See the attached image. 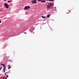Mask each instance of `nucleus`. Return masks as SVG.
I'll list each match as a JSON object with an SVG mask.
<instances>
[{
  "label": "nucleus",
  "instance_id": "423d86ee",
  "mask_svg": "<svg viewBox=\"0 0 79 79\" xmlns=\"http://www.w3.org/2000/svg\"><path fill=\"white\" fill-rule=\"evenodd\" d=\"M7 67L8 68V69H10V68H11V66H10V65H8Z\"/></svg>",
  "mask_w": 79,
  "mask_h": 79
},
{
  "label": "nucleus",
  "instance_id": "9d476101",
  "mask_svg": "<svg viewBox=\"0 0 79 79\" xmlns=\"http://www.w3.org/2000/svg\"><path fill=\"white\" fill-rule=\"evenodd\" d=\"M42 18H44V19L46 18V17H44V16H42Z\"/></svg>",
  "mask_w": 79,
  "mask_h": 79
},
{
  "label": "nucleus",
  "instance_id": "dca6fc26",
  "mask_svg": "<svg viewBox=\"0 0 79 79\" xmlns=\"http://www.w3.org/2000/svg\"><path fill=\"white\" fill-rule=\"evenodd\" d=\"M4 73H5V69H4Z\"/></svg>",
  "mask_w": 79,
  "mask_h": 79
},
{
  "label": "nucleus",
  "instance_id": "9b49d317",
  "mask_svg": "<svg viewBox=\"0 0 79 79\" xmlns=\"http://www.w3.org/2000/svg\"><path fill=\"white\" fill-rule=\"evenodd\" d=\"M42 0H38V2H42Z\"/></svg>",
  "mask_w": 79,
  "mask_h": 79
},
{
  "label": "nucleus",
  "instance_id": "f257e3e1",
  "mask_svg": "<svg viewBox=\"0 0 79 79\" xmlns=\"http://www.w3.org/2000/svg\"><path fill=\"white\" fill-rule=\"evenodd\" d=\"M53 5L54 4L53 3H49L47 6V8H48V9H52V8H53L52 6H53Z\"/></svg>",
  "mask_w": 79,
  "mask_h": 79
},
{
  "label": "nucleus",
  "instance_id": "20e7f679",
  "mask_svg": "<svg viewBox=\"0 0 79 79\" xmlns=\"http://www.w3.org/2000/svg\"><path fill=\"white\" fill-rule=\"evenodd\" d=\"M4 6L6 8H9V5H8L6 3H5L4 4Z\"/></svg>",
  "mask_w": 79,
  "mask_h": 79
},
{
  "label": "nucleus",
  "instance_id": "412c9836",
  "mask_svg": "<svg viewBox=\"0 0 79 79\" xmlns=\"http://www.w3.org/2000/svg\"><path fill=\"white\" fill-rule=\"evenodd\" d=\"M5 74V75H6V74Z\"/></svg>",
  "mask_w": 79,
  "mask_h": 79
},
{
  "label": "nucleus",
  "instance_id": "6e6552de",
  "mask_svg": "<svg viewBox=\"0 0 79 79\" xmlns=\"http://www.w3.org/2000/svg\"><path fill=\"white\" fill-rule=\"evenodd\" d=\"M46 1H50V2H53L54 0H46Z\"/></svg>",
  "mask_w": 79,
  "mask_h": 79
},
{
  "label": "nucleus",
  "instance_id": "a211bd4d",
  "mask_svg": "<svg viewBox=\"0 0 79 79\" xmlns=\"http://www.w3.org/2000/svg\"><path fill=\"white\" fill-rule=\"evenodd\" d=\"M2 21H1V20L0 19V24L1 23Z\"/></svg>",
  "mask_w": 79,
  "mask_h": 79
},
{
  "label": "nucleus",
  "instance_id": "ddd939ff",
  "mask_svg": "<svg viewBox=\"0 0 79 79\" xmlns=\"http://www.w3.org/2000/svg\"><path fill=\"white\" fill-rule=\"evenodd\" d=\"M47 18H49L50 17V15H48L47 16Z\"/></svg>",
  "mask_w": 79,
  "mask_h": 79
},
{
  "label": "nucleus",
  "instance_id": "f03ea898",
  "mask_svg": "<svg viewBox=\"0 0 79 79\" xmlns=\"http://www.w3.org/2000/svg\"><path fill=\"white\" fill-rule=\"evenodd\" d=\"M30 8H31V6H26L24 8V9L25 10H29V9H30Z\"/></svg>",
  "mask_w": 79,
  "mask_h": 79
},
{
  "label": "nucleus",
  "instance_id": "6ab92c4d",
  "mask_svg": "<svg viewBox=\"0 0 79 79\" xmlns=\"http://www.w3.org/2000/svg\"><path fill=\"white\" fill-rule=\"evenodd\" d=\"M7 79V78L5 77L4 78V79Z\"/></svg>",
  "mask_w": 79,
  "mask_h": 79
},
{
  "label": "nucleus",
  "instance_id": "7ed1b4c3",
  "mask_svg": "<svg viewBox=\"0 0 79 79\" xmlns=\"http://www.w3.org/2000/svg\"><path fill=\"white\" fill-rule=\"evenodd\" d=\"M31 3H32V4L34 3V4H35V3H37V0H34L33 1H32L31 2Z\"/></svg>",
  "mask_w": 79,
  "mask_h": 79
},
{
  "label": "nucleus",
  "instance_id": "4468645a",
  "mask_svg": "<svg viewBox=\"0 0 79 79\" xmlns=\"http://www.w3.org/2000/svg\"><path fill=\"white\" fill-rule=\"evenodd\" d=\"M11 2V1H8V3H9V2Z\"/></svg>",
  "mask_w": 79,
  "mask_h": 79
},
{
  "label": "nucleus",
  "instance_id": "aec40b11",
  "mask_svg": "<svg viewBox=\"0 0 79 79\" xmlns=\"http://www.w3.org/2000/svg\"><path fill=\"white\" fill-rule=\"evenodd\" d=\"M24 34H27L26 32L24 33Z\"/></svg>",
  "mask_w": 79,
  "mask_h": 79
},
{
  "label": "nucleus",
  "instance_id": "2eb2a0df",
  "mask_svg": "<svg viewBox=\"0 0 79 79\" xmlns=\"http://www.w3.org/2000/svg\"><path fill=\"white\" fill-rule=\"evenodd\" d=\"M26 14H25V15H27V14H28V13L27 12H26Z\"/></svg>",
  "mask_w": 79,
  "mask_h": 79
},
{
  "label": "nucleus",
  "instance_id": "39448f33",
  "mask_svg": "<svg viewBox=\"0 0 79 79\" xmlns=\"http://www.w3.org/2000/svg\"><path fill=\"white\" fill-rule=\"evenodd\" d=\"M1 65H2V66H3L4 67V68L5 69H6V67H5V64H1Z\"/></svg>",
  "mask_w": 79,
  "mask_h": 79
},
{
  "label": "nucleus",
  "instance_id": "f8f14e48",
  "mask_svg": "<svg viewBox=\"0 0 79 79\" xmlns=\"http://www.w3.org/2000/svg\"><path fill=\"white\" fill-rule=\"evenodd\" d=\"M2 67H1L0 68V71H1V70H2Z\"/></svg>",
  "mask_w": 79,
  "mask_h": 79
},
{
  "label": "nucleus",
  "instance_id": "f3484780",
  "mask_svg": "<svg viewBox=\"0 0 79 79\" xmlns=\"http://www.w3.org/2000/svg\"><path fill=\"white\" fill-rule=\"evenodd\" d=\"M6 77H8V75H6Z\"/></svg>",
  "mask_w": 79,
  "mask_h": 79
},
{
  "label": "nucleus",
  "instance_id": "4be33fe9",
  "mask_svg": "<svg viewBox=\"0 0 79 79\" xmlns=\"http://www.w3.org/2000/svg\"><path fill=\"white\" fill-rule=\"evenodd\" d=\"M5 74V75H6V74Z\"/></svg>",
  "mask_w": 79,
  "mask_h": 79
},
{
  "label": "nucleus",
  "instance_id": "1a4fd4ad",
  "mask_svg": "<svg viewBox=\"0 0 79 79\" xmlns=\"http://www.w3.org/2000/svg\"><path fill=\"white\" fill-rule=\"evenodd\" d=\"M2 11H3V9H2V8L0 9V12Z\"/></svg>",
  "mask_w": 79,
  "mask_h": 79
},
{
  "label": "nucleus",
  "instance_id": "0eeeda50",
  "mask_svg": "<svg viewBox=\"0 0 79 79\" xmlns=\"http://www.w3.org/2000/svg\"><path fill=\"white\" fill-rule=\"evenodd\" d=\"M46 3V1L45 0H44L41 1V3Z\"/></svg>",
  "mask_w": 79,
  "mask_h": 79
}]
</instances>
